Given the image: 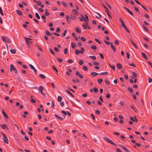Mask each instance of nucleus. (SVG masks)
Wrapping results in <instances>:
<instances>
[{
	"instance_id": "1",
	"label": "nucleus",
	"mask_w": 152,
	"mask_h": 152,
	"mask_svg": "<svg viewBox=\"0 0 152 152\" xmlns=\"http://www.w3.org/2000/svg\"><path fill=\"white\" fill-rule=\"evenodd\" d=\"M103 139L104 140L109 143H111L112 145H113L115 146H117V145L114 143L113 141L110 140L107 137H103Z\"/></svg>"
},
{
	"instance_id": "2",
	"label": "nucleus",
	"mask_w": 152,
	"mask_h": 152,
	"mask_svg": "<svg viewBox=\"0 0 152 152\" xmlns=\"http://www.w3.org/2000/svg\"><path fill=\"white\" fill-rule=\"evenodd\" d=\"M25 40L26 42L27 43L28 45L27 46L29 48H31V46L30 45V43H31L32 42L30 40H32L31 39H30L29 38H26L25 37Z\"/></svg>"
},
{
	"instance_id": "3",
	"label": "nucleus",
	"mask_w": 152,
	"mask_h": 152,
	"mask_svg": "<svg viewBox=\"0 0 152 152\" xmlns=\"http://www.w3.org/2000/svg\"><path fill=\"white\" fill-rule=\"evenodd\" d=\"M2 40L4 42L10 43V40L7 37L2 36L1 37Z\"/></svg>"
},
{
	"instance_id": "4",
	"label": "nucleus",
	"mask_w": 152,
	"mask_h": 152,
	"mask_svg": "<svg viewBox=\"0 0 152 152\" xmlns=\"http://www.w3.org/2000/svg\"><path fill=\"white\" fill-rule=\"evenodd\" d=\"M82 26L84 29H88L90 30L91 29V28L88 26V23H83L82 25Z\"/></svg>"
},
{
	"instance_id": "5",
	"label": "nucleus",
	"mask_w": 152,
	"mask_h": 152,
	"mask_svg": "<svg viewBox=\"0 0 152 152\" xmlns=\"http://www.w3.org/2000/svg\"><path fill=\"white\" fill-rule=\"evenodd\" d=\"M10 70L11 72L13 71L16 74H18V71L13 65L11 64L10 65Z\"/></svg>"
},
{
	"instance_id": "6",
	"label": "nucleus",
	"mask_w": 152,
	"mask_h": 152,
	"mask_svg": "<svg viewBox=\"0 0 152 152\" xmlns=\"http://www.w3.org/2000/svg\"><path fill=\"white\" fill-rule=\"evenodd\" d=\"M81 51H80L79 50L77 49H76L75 50V53L76 55L79 54L80 53L81 54L83 53L84 51V49L83 48H81Z\"/></svg>"
},
{
	"instance_id": "7",
	"label": "nucleus",
	"mask_w": 152,
	"mask_h": 152,
	"mask_svg": "<svg viewBox=\"0 0 152 152\" xmlns=\"http://www.w3.org/2000/svg\"><path fill=\"white\" fill-rule=\"evenodd\" d=\"M3 140L5 143L7 144L9 143V141L8 139L5 135H4V137L3 138Z\"/></svg>"
},
{
	"instance_id": "8",
	"label": "nucleus",
	"mask_w": 152,
	"mask_h": 152,
	"mask_svg": "<svg viewBox=\"0 0 152 152\" xmlns=\"http://www.w3.org/2000/svg\"><path fill=\"white\" fill-rule=\"evenodd\" d=\"M43 89H44L43 87L42 86H40L39 88V90L40 91V92L41 94L42 95L45 96V95L42 92V91Z\"/></svg>"
},
{
	"instance_id": "9",
	"label": "nucleus",
	"mask_w": 152,
	"mask_h": 152,
	"mask_svg": "<svg viewBox=\"0 0 152 152\" xmlns=\"http://www.w3.org/2000/svg\"><path fill=\"white\" fill-rule=\"evenodd\" d=\"M120 146L124 149L126 152H131L129 150L126 148L124 145H121Z\"/></svg>"
},
{
	"instance_id": "10",
	"label": "nucleus",
	"mask_w": 152,
	"mask_h": 152,
	"mask_svg": "<svg viewBox=\"0 0 152 152\" xmlns=\"http://www.w3.org/2000/svg\"><path fill=\"white\" fill-rule=\"evenodd\" d=\"M75 74L76 76H78L80 78H83V75L81 74H80L78 71H76Z\"/></svg>"
},
{
	"instance_id": "11",
	"label": "nucleus",
	"mask_w": 152,
	"mask_h": 152,
	"mask_svg": "<svg viewBox=\"0 0 152 152\" xmlns=\"http://www.w3.org/2000/svg\"><path fill=\"white\" fill-rule=\"evenodd\" d=\"M0 126L3 129H8L5 124H1Z\"/></svg>"
},
{
	"instance_id": "12",
	"label": "nucleus",
	"mask_w": 152,
	"mask_h": 152,
	"mask_svg": "<svg viewBox=\"0 0 152 152\" xmlns=\"http://www.w3.org/2000/svg\"><path fill=\"white\" fill-rule=\"evenodd\" d=\"M55 115L56 116V118L57 119H58L59 120H60L61 121H62L64 119L63 118H62V117H61L60 116H59L58 115H57L56 114H55Z\"/></svg>"
},
{
	"instance_id": "13",
	"label": "nucleus",
	"mask_w": 152,
	"mask_h": 152,
	"mask_svg": "<svg viewBox=\"0 0 152 152\" xmlns=\"http://www.w3.org/2000/svg\"><path fill=\"white\" fill-rule=\"evenodd\" d=\"M66 20L67 22L68 23H69L71 21L70 18H69V17L68 15H66Z\"/></svg>"
},
{
	"instance_id": "14",
	"label": "nucleus",
	"mask_w": 152,
	"mask_h": 152,
	"mask_svg": "<svg viewBox=\"0 0 152 152\" xmlns=\"http://www.w3.org/2000/svg\"><path fill=\"white\" fill-rule=\"evenodd\" d=\"M16 12L17 13V14L20 16H22L23 15V14L19 10H16Z\"/></svg>"
},
{
	"instance_id": "15",
	"label": "nucleus",
	"mask_w": 152,
	"mask_h": 152,
	"mask_svg": "<svg viewBox=\"0 0 152 152\" xmlns=\"http://www.w3.org/2000/svg\"><path fill=\"white\" fill-rule=\"evenodd\" d=\"M142 57L146 60H147L148 59V57L145 54L143 53H142Z\"/></svg>"
},
{
	"instance_id": "16",
	"label": "nucleus",
	"mask_w": 152,
	"mask_h": 152,
	"mask_svg": "<svg viewBox=\"0 0 152 152\" xmlns=\"http://www.w3.org/2000/svg\"><path fill=\"white\" fill-rule=\"evenodd\" d=\"M2 113L5 118L7 119L8 118V115H7V114L3 110H2Z\"/></svg>"
},
{
	"instance_id": "17",
	"label": "nucleus",
	"mask_w": 152,
	"mask_h": 152,
	"mask_svg": "<svg viewBox=\"0 0 152 152\" xmlns=\"http://www.w3.org/2000/svg\"><path fill=\"white\" fill-rule=\"evenodd\" d=\"M111 48L113 49V51L114 52H115L116 50V49L114 45L113 44L111 43V45H110Z\"/></svg>"
},
{
	"instance_id": "18",
	"label": "nucleus",
	"mask_w": 152,
	"mask_h": 152,
	"mask_svg": "<svg viewBox=\"0 0 152 152\" xmlns=\"http://www.w3.org/2000/svg\"><path fill=\"white\" fill-rule=\"evenodd\" d=\"M65 92L66 93H68L69 95H70L72 97H74V96L72 94L70 91H69V90H66L65 91Z\"/></svg>"
},
{
	"instance_id": "19",
	"label": "nucleus",
	"mask_w": 152,
	"mask_h": 152,
	"mask_svg": "<svg viewBox=\"0 0 152 152\" xmlns=\"http://www.w3.org/2000/svg\"><path fill=\"white\" fill-rule=\"evenodd\" d=\"M70 18L73 20H74L77 19V17L75 15H70Z\"/></svg>"
},
{
	"instance_id": "20",
	"label": "nucleus",
	"mask_w": 152,
	"mask_h": 152,
	"mask_svg": "<svg viewBox=\"0 0 152 152\" xmlns=\"http://www.w3.org/2000/svg\"><path fill=\"white\" fill-rule=\"evenodd\" d=\"M98 73H97L96 72H93L91 73V75L94 77H95L97 75H98Z\"/></svg>"
},
{
	"instance_id": "21",
	"label": "nucleus",
	"mask_w": 152,
	"mask_h": 152,
	"mask_svg": "<svg viewBox=\"0 0 152 152\" xmlns=\"http://www.w3.org/2000/svg\"><path fill=\"white\" fill-rule=\"evenodd\" d=\"M67 31L66 30H65L64 31V33H62V34H61V36L62 37H64L65 36V35L66 34V33H67Z\"/></svg>"
},
{
	"instance_id": "22",
	"label": "nucleus",
	"mask_w": 152,
	"mask_h": 152,
	"mask_svg": "<svg viewBox=\"0 0 152 152\" xmlns=\"http://www.w3.org/2000/svg\"><path fill=\"white\" fill-rule=\"evenodd\" d=\"M117 66L119 69H121L122 67L121 65L119 63H118L117 64Z\"/></svg>"
},
{
	"instance_id": "23",
	"label": "nucleus",
	"mask_w": 152,
	"mask_h": 152,
	"mask_svg": "<svg viewBox=\"0 0 152 152\" xmlns=\"http://www.w3.org/2000/svg\"><path fill=\"white\" fill-rule=\"evenodd\" d=\"M62 99V98L61 96H58V99H57L58 101L59 102H61Z\"/></svg>"
},
{
	"instance_id": "24",
	"label": "nucleus",
	"mask_w": 152,
	"mask_h": 152,
	"mask_svg": "<svg viewBox=\"0 0 152 152\" xmlns=\"http://www.w3.org/2000/svg\"><path fill=\"white\" fill-rule=\"evenodd\" d=\"M71 44L72 48L73 49H75L76 46L75 44L74 43L72 42Z\"/></svg>"
},
{
	"instance_id": "25",
	"label": "nucleus",
	"mask_w": 152,
	"mask_h": 152,
	"mask_svg": "<svg viewBox=\"0 0 152 152\" xmlns=\"http://www.w3.org/2000/svg\"><path fill=\"white\" fill-rule=\"evenodd\" d=\"M10 51L11 53L12 54H15L16 52V50L15 49H11Z\"/></svg>"
},
{
	"instance_id": "26",
	"label": "nucleus",
	"mask_w": 152,
	"mask_h": 152,
	"mask_svg": "<svg viewBox=\"0 0 152 152\" xmlns=\"http://www.w3.org/2000/svg\"><path fill=\"white\" fill-rule=\"evenodd\" d=\"M75 31L79 33H80L81 32L79 28L77 27L75 28Z\"/></svg>"
},
{
	"instance_id": "27",
	"label": "nucleus",
	"mask_w": 152,
	"mask_h": 152,
	"mask_svg": "<svg viewBox=\"0 0 152 152\" xmlns=\"http://www.w3.org/2000/svg\"><path fill=\"white\" fill-rule=\"evenodd\" d=\"M46 34L48 36H50V35H53L52 34L50 33V32L48 30H47L46 31Z\"/></svg>"
},
{
	"instance_id": "28",
	"label": "nucleus",
	"mask_w": 152,
	"mask_h": 152,
	"mask_svg": "<svg viewBox=\"0 0 152 152\" xmlns=\"http://www.w3.org/2000/svg\"><path fill=\"white\" fill-rule=\"evenodd\" d=\"M39 76L42 79H45V76L43 74H40Z\"/></svg>"
},
{
	"instance_id": "29",
	"label": "nucleus",
	"mask_w": 152,
	"mask_h": 152,
	"mask_svg": "<svg viewBox=\"0 0 152 152\" xmlns=\"http://www.w3.org/2000/svg\"><path fill=\"white\" fill-rule=\"evenodd\" d=\"M132 74L134 76V77L136 78L137 77V74L136 73L134 72H132Z\"/></svg>"
},
{
	"instance_id": "30",
	"label": "nucleus",
	"mask_w": 152,
	"mask_h": 152,
	"mask_svg": "<svg viewBox=\"0 0 152 152\" xmlns=\"http://www.w3.org/2000/svg\"><path fill=\"white\" fill-rule=\"evenodd\" d=\"M128 90L129 91L130 93H132L133 92V89L130 87H129L128 88Z\"/></svg>"
},
{
	"instance_id": "31",
	"label": "nucleus",
	"mask_w": 152,
	"mask_h": 152,
	"mask_svg": "<svg viewBox=\"0 0 152 152\" xmlns=\"http://www.w3.org/2000/svg\"><path fill=\"white\" fill-rule=\"evenodd\" d=\"M144 28V30L146 32H148V29L146 27V26L144 25L142 26Z\"/></svg>"
},
{
	"instance_id": "32",
	"label": "nucleus",
	"mask_w": 152,
	"mask_h": 152,
	"mask_svg": "<svg viewBox=\"0 0 152 152\" xmlns=\"http://www.w3.org/2000/svg\"><path fill=\"white\" fill-rule=\"evenodd\" d=\"M104 42L107 45H109V44L110 45L111 43H112L109 42L108 41L105 40H104Z\"/></svg>"
},
{
	"instance_id": "33",
	"label": "nucleus",
	"mask_w": 152,
	"mask_h": 152,
	"mask_svg": "<svg viewBox=\"0 0 152 152\" xmlns=\"http://www.w3.org/2000/svg\"><path fill=\"white\" fill-rule=\"evenodd\" d=\"M103 80L102 79L99 78L98 80V82L99 84H101L102 83Z\"/></svg>"
},
{
	"instance_id": "34",
	"label": "nucleus",
	"mask_w": 152,
	"mask_h": 152,
	"mask_svg": "<svg viewBox=\"0 0 152 152\" xmlns=\"http://www.w3.org/2000/svg\"><path fill=\"white\" fill-rule=\"evenodd\" d=\"M89 57L92 58L93 60H95L96 59V57L95 56H90Z\"/></svg>"
},
{
	"instance_id": "35",
	"label": "nucleus",
	"mask_w": 152,
	"mask_h": 152,
	"mask_svg": "<svg viewBox=\"0 0 152 152\" xmlns=\"http://www.w3.org/2000/svg\"><path fill=\"white\" fill-rule=\"evenodd\" d=\"M91 48L93 50H96L97 49V47L95 45H92L91 47Z\"/></svg>"
},
{
	"instance_id": "36",
	"label": "nucleus",
	"mask_w": 152,
	"mask_h": 152,
	"mask_svg": "<svg viewBox=\"0 0 152 152\" xmlns=\"http://www.w3.org/2000/svg\"><path fill=\"white\" fill-rule=\"evenodd\" d=\"M72 11L73 12V14L76 15L77 13V11L75 9H73Z\"/></svg>"
},
{
	"instance_id": "37",
	"label": "nucleus",
	"mask_w": 152,
	"mask_h": 152,
	"mask_svg": "<svg viewBox=\"0 0 152 152\" xmlns=\"http://www.w3.org/2000/svg\"><path fill=\"white\" fill-rule=\"evenodd\" d=\"M96 13L98 15V16H96V17L97 18H101V16L99 13L97 12H96Z\"/></svg>"
},
{
	"instance_id": "38",
	"label": "nucleus",
	"mask_w": 152,
	"mask_h": 152,
	"mask_svg": "<svg viewBox=\"0 0 152 152\" xmlns=\"http://www.w3.org/2000/svg\"><path fill=\"white\" fill-rule=\"evenodd\" d=\"M114 43L116 45H119L120 44L119 41L117 40H115V41Z\"/></svg>"
},
{
	"instance_id": "39",
	"label": "nucleus",
	"mask_w": 152,
	"mask_h": 152,
	"mask_svg": "<svg viewBox=\"0 0 152 152\" xmlns=\"http://www.w3.org/2000/svg\"><path fill=\"white\" fill-rule=\"evenodd\" d=\"M35 15L36 16V18L38 19H40V17L39 16V15L37 13H35Z\"/></svg>"
},
{
	"instance_id": "40",
	"label": "nucleus",
	"mask_w": 152,
	"mask_h": 152,
	"mask_svg": "<svg viewBox=\"0 0 152 152\" xmlns=\"http://www.w3.org/2000/svg\"><path fill=\"white\" fill-rule=\"evenodd\" d=\"M93 89L94 91L95 92V93H97L98 92V90L97 88L95 87Z\"/></svg>"
},
{
	"instance_id": "41",
	"label": "nucleus",
	"mask_w": 152,
	"mask_h": 152,
	"mask_svg": "<svg viewBox=\"0 0 152 152\" xmlns=\"http://www.w3.org/2000/svg\"><path fill=\"white\" fill-rule=\"evenodd\" d=\"M29 66L30 67V68L33 70H34V69H35V67L31 64H29Z\"/></svg>"
},
{
	"instance_id": "42",
	"label": "nucleus",
	"mask_w": 152,
	"mask_h": 152,
	"mask_svg": "<svg viewBox=\"0 0 152 152\" xmlns=\"http://www.w3.org/2000/svg\"><path fill=\"white\" fill-rule=\"evenodd\" d=\"M61 113L63 114L64 115H63V116H64V117H65V115H67V113H66L65 112V111H64V110H62L61 111Z\"/></svg>"
},
{
	"instance_id": "43",
	"label": "nucleus",
	"mask_w": 152,
	"mask_h": 152,
	"mask_svg": "<svg viewBox=\"0 0 152 152\" xmlns=\"http://www.w3.org/2000/svg\"><path fill=\"white\" fill-rule=\"evenodd\" d=\"M108 72H102L101 73H100L99 74L100 75H105L107 74Z\"/></svg>"
},
{
	"instance_id": "44",
	"label": "nucleus",
	"mask_w": 152,
	"mask_h": 152,
	"mask_svg": "<svg viewBox=\"0 0 152 152\" xmlns=\"http://www.w3.org/2000/svg\"><path fill=\"white\" fill-rule=\"evenodd\" d=\"M109 66L114 71H115V66L114 65H111L110 64L109 65Z\"/></svg>"
},
{
	"instance_id": "45",
	"label": "nucleus",
	"mask_w": 152,
	"mask_h": 152,
	"mask_svg": "<svg viewBox=\"0 0 152 152\" xmlns=\"http://www.w3.org/2000/svg\"><path fill=\"white\" fill-rule=\"evenodd\" d=\"M105 83L107 84H110V82L108 79H106L105 80Z\"/></svg>"
},
{
	"instance_id": "46",
	"label": "nucleus",
	"mask_w": 152,
	"mask_h": 152,
	"mask_svg": "<svg viewBox=\"0 0 152 152\" xmlns=\"http://www.w3.org/2000/svg\"><path fill=\"white\" fill-rule=\"evenodd\" d=\"M49 51H50V52L51 53V54H52L53 55H55V53H54V52H53V50L51 49H49Z\"/></svg>"
},
{
	"instance_id": "47",
	"label": "nucleus",
	"mask_w": 152,
	"mask_h": 152,
	"mask_svg": "<svg viewBox=\"0 0 152 152\" xmlns=\"http://www.w3.org/2000/svg\"><path fill=\"white\" fill-rule=\"evenodd\" d=\"M126 54L127 55V57L128 59H129L130 58V55L129 53L128 52H126Z\"/></svg>"
},
{
	"instance_id": "48",
	"label": "nucleus",
	"mask_w": 152,
	"mask_h": 152,
	"mask_svg": "<svg viewBox=\"0 0 152 152\" xmlns=\"http://www.w3.org/2000/svg\"><path fill=\"white\" fill-rule=\"evenodd\" d=\"M52 69H54V70H55L57 72H58V71L57 69L54 66H53Z\"/></svg>"
},
{
	"instance_id": "49",
	"label": "nucleus",
	"mask_w": 152,
	"mask_h": 152,
	"mask_svg": "<svg viewBox=\"0 0 152 152\" xmlns=\"http://www.w3.org/2000/svg\"><path fill=\"white\" fill-rule=\"evenodd\" d=\"M129 65L130 66H132L134 67H136L135 65L133 63H132L129 64Z\"/></svg>"
},
{
	"instance_id": "50",
	"label": "nucleus",
	"mask_w": 152,
	"mask_h": 152,
	"mask_svg": "<svg viewBox=\"0 0 152 152\" xmlns=\"http://www.w3.org/2000/svg\"><path fill=\"white\" fill-rule=\"evenodd\" d=\"M81 16L82 18L83 19V20L85 21L86 22V19L84 18V16L82 14H81Z\"/></svg>"
},
{
	"instance_id": "51",
	"label": "nucleus",
	"mask_w": 152,
	"mask_h": 152,
	"mask_svg": "<svg viewBox=\"0 0 152 152\" xmlns=\"http://www.w3.org/2000/svg\"><path fill=\"white\" fill-rule=\"evenodd\" d=\"M144 9V10H145L147 11H148L146 7H144V6H143V5H142V4H141V5H140Z\"/></svg>"
},
{
	"instance_id": "52",
	"label": "nucleus",
	"mask_w": 152,
	"mask_h": 152,
	"mask_svg": "<svg viewBox=\"0 0 152 152\" xmlns=\"http://www.w3.org/2000/svg\"><path fill=\"white\" fill-rule=\"evenodd\" d=\"M36 45L37 47H38V48L42 52L43 51V50H42V48H41L39 46H38V45Z\"/></svg>"
},
{
	"instance_id": "53",
	"label": "nucleus",
	"mask_w": 152,
	"mask_h": 152,
	"mask_svg": "<svg viewBox=\"0 0 152 152\" xmlns=\"http://www.w3.org/2000/svg\"><path fill=\"white\" fill-rule=\"evenodd\" d=\"M62 4L63 5V6H64L65 7H67V4L65 2H64V1L62 2Z\"/></svg>"
},
{
	"instance_id": "54",
	"label": "nucleus",
	"mask_w": 152,
	"mask_h": 152,
	"mask_svg": "<svg viewBox=\"0 0 152 152\" xmlns=\"http://www.w3.org/2000/svg\"><path fill=\"white\" fill-rule=\"evenodd\" d=\"M134 46V47L136 49H137L138 48V47L137 46V45L136 43L134 42V43H133L132 44Z\"/></svg>"
},
{
	"instance_id": "55",
	"label": "nucleus",
	"mask_w": 152,
	"mask_h": 152,
	"mask_svg": "<svg viewBox=\"0 0 152 152\" xmlns=\"http://www.w3.org/2000/svg\"><path fill=\"white\" fill-rule=\"evenodd\" d=\"M81 40L83 41H86V39L83 37H80Z\"/></svg>"
},
{
	"instance_id": "56",
	"label": "nucleus",
	"mask_w": 152,
	"mask_h": 152,
	"mask_svg": "<svg viewBox=\"0 0 152 152\" xmlns=\"http://www.w3.org/2000/svg\"><path fill=\"white\" fill-rule=\"evenodd\" d=\"M134 10L137 12H139V10L137 7H134Z\"/></svg>"
},
{
	"instance_id": "57",
	"label": "nucleus",
	"mask_w": 152,
	"mask_h": 152,
	"mask_svg": "<svg viewBox=\"0 0 152 152\" xmlns=\"http://www.w3.org/2000/svg\"><path fill=\"white\" fill-rule=\"evenodd\" d=\"M57 59L58 60V61L60 63H61V62H62L63 61V60L61 58H57Z\"/></svg>"
},
{
	"instance_id": "58",
	"label": "nucleus",
	"mask_w": 152,
	"mask_h": 152,
	"mask_svg": "<svg viewBox=\"0 0 152 152\" xmlns=\"http://www.w3.org/2000/svg\"><path fill=\"white\" fill-rule=\"evenodd\" d=\"M93 64L95 65H99V63L97 62H94Z\"/></svg>"
},
{
	"instance_id": "59",
	"label": "nucleus",
	"mask_w": 152,
	"mask_h": 152,
	"mask_svg": "<svg viewBox=\"0 0 152 152\" xmlns=\"http://www.w3.org/2000/svg\"><path fill=\"white\" fill-rule=\"evenodd\" d=\"M95 41L98 42L99 44H101V42H100L99 40H98L97 39H95Z\"/></svg>"
},
{
	"instance_id": "60",
	"label": "nucleus",
	"mask_w": 152,
	"mask_h": 152,
	"mask_svg": "<svg viewBox=\"0 0 152 152\" xmlns=\"http://www.w3.org/2000/svg\"><path fill=\"white\" fill-rule=\"evenodd\" d=\"M83 60H80L79 62V64L80 65H82L83 63Z\"/></svg>"
},
{
	"instance_id": "61",
	"label": "nucleus",
	"mask_w": 152,
	"mask_h": 152,
	"mask_svg": "<svg viewBox=\"0 0 152 152\" xmlns=\"http://www.w3.org/2000/svg\"><path fill=\"white\" fill-rule=\"evenodd\" d=\"M83 69L84 71H86L88 70L87 67L86 66H83Z\"/></svg>"
},
{
	"instance_id": "62",
	"label": "nucleus",
	"mask_w": 152,
	"mask_h": 152,
	"mask_svg": "<svg viewBox=\"0 0 152 152\" xmlns=\"http://www.w3.org/2000/svg\"><path fill=\"white\" fill-rule=\"evenodd\" d=\"M95 113L98 115H99L100 114V111L99 110H96L95 111Z\"/></svg>"
},
{
	"instance_id": "63",
	"label": "nucleus",
	"mask_w": 152,
	"mask_h": 152,
	"mask_svg": "<svg viewBox=\"0 0 152 152\" xmlns=\"http://www.w3.org/2000/svg\"><path fill=\"white\" fill-rule=\"evenodd\" d=\"M99 55H100L101 58L102 59H104V55H103V54H102V53H100L99 54Z\"/></svg>"
},
{
	"instance_id": "64",
	"label": "nucleus",
	"mask_w": 152,
	"mask_h": 152,
	"mask_svg": "<svg viewBox=\"0 0 152 152\" xmlns=\"http://www.w3.org/2000/svg\"><path fill=\"white\" fill-rule=\"evenodd\" d=\"M148 82L151 83L152 81V79L150 77L148 78Z\"/></svg>"
}]
</instances>
